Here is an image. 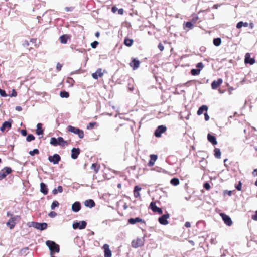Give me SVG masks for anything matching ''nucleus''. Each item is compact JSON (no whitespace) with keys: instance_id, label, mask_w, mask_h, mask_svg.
I'll return each mask as SVG.
<instances>
[{"instance_id":"nucleus-1","label":"nucleus","mask_w":257,"mask_h":257,"mask_svg":"<svg viewBox=\"0 0 257 257\" xmlns=\"http://www.w3.org/2000/svg\"><path fill=\"white\" fill-rule=\"evenodd\" d=\"M46 244L50 250V255H53L54 253L59 252V246L55 242L48 240L46 242Z\"/></svg>"},{"instance_id":"nucleus-2","label":"nucleus","mask_w":257,"mask_h":257,"mask_svg":"<svg viewBox=\"0 0 257 257\" xmlns=\"http://www.w3.org/2000/svg\"><path fill=\"white\" fill-rule=\"evenodd\" d=\"M68 131L73 133L75 134L78 135L79 137L81 139L84 137V132L82 130L79 129V128L74 127L71 125H69L67 127Z\"/></svg>"},{"instance_id":"nucleus-3","label":"nucleus","mask_w":257,"mask_h":257,"mask_svg":"<svg viewBox=\"0 0 257 257\" xmlns=\"http://www.w3.org/2000/svg\"><path fill=\"white\" fill-rule=\"evenodd\" d=\"M20 218V217L18 215L11 217L6 223V225L8 226L10 229H13L15 227L17 222L19 221Z\"/></svg>"},{"instance_id":"nucleus-4","label":"nucleus","mask_w":257,"mask_h":257,"mask_svg":"<svg viewBox=\"0 0 257 257\" xmlns=\"http://www.w3.org/2000/svg\"><path fill=\"white\" fill-rule=\"evenodd\" d=\"M87 223L85 221H82L80 222H76L73 224L72 227L73 229H83L86 226Z\"/></svg>"},{"instance_id":"nucleus-5","label":"nucleus","mask_w":257,"mask_h":257,"mask_svg":"<svg viewBox=\"0 0 257 257\" xmlns=\"http://www.w3.org/2000/svg\"><path fill=\"white\" fill-rule=\"evenodd\" d=\"M12 172V169L10 167H6L0 171V180L5 178L7 175Z\"/></svg>"},{"instance_id":"nucleus-6","label":"nucleus","mask_w":257,"mask_h":257,"mask_svg":"<svg viewBox=\"0 0 257 257\" xmlns=\"http://www.w3.org/2000/svg\"><path fill=\"white\" fill-rule=\"evenodd\" d=\"M61 160L60 156L57 154H55L53 156H50L48 157V160L53 163V164H57L59 163V161Z\"/></svg>"},{"instance_id":"nucleus-7","label":"nucleus","mask_w":257,"mask_h":257,"mask_svg":"<svg viewBox=\"0 0 257 257\" xmlns=\"http://www.w3.org/2000/svg\"><path fill=\"white\" fill-rule=\"evenodd\" d=\"M220 216H221L224 223L226 224L227 226H230L232 224V221L231 218L227 215L224 213H220Z\"/></svg>"},{"instance_id":"nucleus-8","label":"nucleus","mask_w":257,"mask_h":257,"mask_svg":"<svg viewBox=\"0 0 257 257\" xmlns=\"http://www.w3.org/2000/svg\"><path fill=\"white\" fill-rule=\"evenodd\" d=\"M166 131V127L164 125H160L156 130L155 132V135L156 137H160L161 136L162 133Z\"/></svg>"},{"instance_id":"nucleus-9","label":"nucleus","mask_w":257,"mask_h":257,"mask_svg":"<svg viewBox=\"0 0 257 257\" xmlns=\"http://www.w3.org/2000/svg\"><path fill=\"white\" fill-rule=\"evenodd\" d=\"M144 240L141 238H137L136 240H133L132 242V245L134 248H137L142 246L144 245Z\"/></svg>"},{"instance_id":"nucleus-10","label":"nucleus","mask_w":257,"mask_h":257,"mask_svg":"<svg viewBox=\"0 0 257 257\" xmlns=\"http://www.w3.org/2000/svg\"><path fill=\"white\" fill-rule=\"evenodd\" d=\"M169 216L170 215L168 213L163 215L162 216L159 218L158 220L159 223L162 225L168 224V221H167V219L169 218Z\"/></svg>"},{"instance_id":"nucleus-11","label":"nucleus","mask_w":257,"mask_h":257,"mask_svg":"<svg viewBox=\"0 0 257 257\" xmlns=\"http://www.w3.org/2000/svg\"><path fill=\"white\" fill-rule=\"evenodd\" d=\"M150 208L154 212H158L159 214H162L163 213L161 208L157 207L155 202H152L150 203Z\"/></svg>"},{"instance_id":"nucleus-12","label":"nucleus","mask_w":257,"mask_h":257,"mask_svg":"<svg viewBox=\"0 0 257 257\" xmlns=\"http://www.w3.org/2000/svg\"><path fill=\"white\" fill-rule=\"evenodd\" d=\"M80 153V151L79 148H73L71 150V158L73 159H77Z\"/></svg>"},{"instance_id":"nucleus-13","label":"nucleus","mask_w":257,"mask_h":257,"mask_svg":"<svg viewBox=\"0 0 257 257\" xmlns=\"http://www.w3.org/2000/svg\"><path fill=\"white\" fill-rule=\"evenodd\" d=\"M103 248L104 250V256L105 257H111L112 253L111 251L109 249V245L105 244Z\"/></svg>"},{"instance_id":"nucleus-14","label":"nucleus","mask_w":257,"mask_h":257,"mask_svg":"<svg viewBox=\"0 0 257 257\" xmlns=\"http://www.w3.org/2000/svg\"><path fill=\"white\" fill-rule=\"evenodd\" d=\"M12 126L11 122L10 121H5L0 128L2 132H4L6 130H8L11 128Z\"/></svg>"},{"instance_id":"nucleus-15","label":"nucleus","mask_w":257,"mask_h":257,"mask_svg":"<svg viewBox=\"0 0 257 257\" xmlns=\"http://www.w3.org/2000/svg\"><path fill=\"white\" fill-rule=\"evenodd\" d=\"M223 80L221 78H219L216 81H213L211 83V87L213 89H216L222 83Z\"/></svg>"},{"instance_id":"nucleus-16","label":"nucleus","mask_w":257,"mask_h":257,"mask_svg":"<svg viewBox=\"0 0 257 257\" xmlns=\"http://www.w3.org/2000/svg\"><path fill=\"white\" fill-rule=\"evenodd\" d=\"M128 222L131 224H134L137 222H142L143 223H145V221L139 217H136L135 218H130L128 220Z\"/></svg>"},{"instance_id":"nucleus-17","label":"nucleus","mask_w":257,"mask_h":257,"mask_svg":"<svg viewBox=\"0 0 257 257\" xmlns=\"http://www.w3.org/2000/svg\"><path fill=\"white\" fill-rule=\"evenodd\" d=\"M81 209V204L79 202H75L72 205V210L75 212H78Z\"/></svg>"},{"instance_id":"nucleus-18","label":"nucleus","mask_w":257,"mask_h":257,"mask_svg":"<svg viewBox=\"0 0 257 257\" xmlns=\"http://www.w3.org/2000/svg\"><path fill=\"white\" fill-rule=\"evenodd\" d=\"M103 75V73L102 72V69L99 68L97 71L92 74V77L94 79H97L99 77H102Z\"/></svg>"},{"instance_id":"nucleus-19","label":"nucleus","mask_w":257,"mask_h":257,"mask_svg":"<svg viewBox=\"0 0 257 257\" xmlns=\"http://www.w3.org/2000/svg\"><path fill=\"white\" fill-rule=\"evenodd\" d=\"M130 66L133 67L134 70L139 68L140 65V61L136 59H133L132 61L130 63Z\"/></svg>"},{"instance_id":"nucleus-20","label":"nucleus","mask_w":257,"mask_h":257,"mask_svg":"<svg viewBox=\"0 0 257 257\" xmlns=\"http://www.w3.org/2000/svg\"><path fill=\"white\" fill-rule=\"evenodd\" d=\"M245 63H249L251 65L255 63V60L253 58H250V54L246 53L245 56Z\"/></svg>"},{"instance_id":"nucleus-21","label":"nucleus","mask_w":257,"mask_h":257,"mask_svg":"<svg viewBox=\"0 0 257 257\" xmlns=\"http://www.w3.org/2000/svg\"><path fill=\"white\" fill-rule=\"evenodd\" d=\"M40 191L44 195H47L48 192V189L47 185L44 183L40 184Z\"/></svg>"},{"instance_id":"nucleus-22","label":"nucleus","mask_w":257,"mask_h":257,"mask_svg":"<svg viewBox=\"0 0 257 257\" xmlns=\"http://www.w3.org/2000/svg\"><path fill=\"white\" fill-rule=\"evenodd\" d=\"M207 139H208V141L210 143H211L213 145H216L217 144L216 139L214 136H213L210 134H208L207 135Z\"/></svg>"},{"instance_id":"nucleus-23","label":"nucleus","mask_w":257,"mask_h":257,"mask_svg":"<svg viewBox=\"0 0 257 257\" xmlns=\"http://www.w3.org/2000/svg\"><path fill=\"white\" fill-rule=\"evenodd\" d=\"M36 133L38 135H43L44 133V130L42 128V124L39 123L37 125V129Z\"/></svg>"},{"instance_id":"nucleus-24","label":"nucleus","mask_w":257,"mask_h":257,"mask_svg":"<svg viewBox=\"0 0 257 257\" xmlns=\"http://www.w3.org/2000/svg\"><path fill=\"white\" fill-rule=\"evenodd\" d=\"M84 205L86 207H88L89 208H92L95 206V202L92 199L87 200L84 202Z\"/></svg>"},{"instance_id":"nucleus-25","label":"nucleus","mask_w":257,"mask_h":257,"mask_svg":"<svg viewBox=\"0 0 257 257\" xmlns=\"http://www.w3.org/2000/svg\"><path fill=\"white\" fill-rule=\"evenodd\" d=\"M208 108L207 106L205 105H202L198 109L197 113L198 115H200L203 113L204 111L207 112L208 110Z\"/></svg>"},{"instance_id":"nucleus-26","label":"nucleus","mask_w":257,"mask_h":257,"mask_svg":"<svg viewBox=\"0 0 257 257\" xmlns=\"http://www.w3.org/2000/svg\"><path fill=\"white\" fill-rule=\"evenodd\" d=\"M157 159V156L156 155H151L150 160L148 163L149 166H152L154 165L155 161Z\"/></svg>"},{"instance_id":"nucleus-27","label":"nucleus","mask_w":257,"mask_h":257,"mask_svg":"<svg viewBox=\"0 0 257 257\" xmlns=\"http://www.w3.org/2000/svg\"><path fill=\"white\" fill-rule=\"evenodd\" d=\"M58 145L61 147H65V146L68 145V143L64 140V139L61 137H59L58 138Z\"/></svg>"},{"instance_id":"nucleus-28","label":"nucleus","mask_w":257,"mask_h":257,"mask_svg":"<svg viewBox=\"0 0 257 257\" xmlns=\"http://www.w3.org/2000/svg\"><path fill=\"white\" fill-rule=\"evenodd\" d=\"M63 187L61 186H59L57 188H54L52 191V193L54 195H56L58 193H62L63 192Z\"/></svg>"},{"instance_id":"nucleus-29","label":"nucleus","mask_w":257,"mask_h":257,"mask_svg":"<svg viewBox=\"0 0 257 257\" xmlns=\"http://www.w3.org/2000/svg\"><path fill=\"white\" fill-rule=\"evenodd\" d=\"M47 224L46 223H39L37 229L40 230H44L47 227Z\"/></svg>"},{"instance_id":"nucleus-30","label":"nucleus","mask_w":257,"mask_h":257,"mask_svg":"<svg viewBox=\"0 0 257 257\" xmlns=\"http://www.w3.org/2000/svg\"><path fill=\"white\" fill-rule=\"evenodd\" d=\"M68 39V36L67 35H63L60 36V41L62 44H66L67 42V40Z\"/></svg>"},{"instance_id":"nucleus-31","label":"nucleus","mask_w":257,"mask_h":257,"mask_svg":"<svg viewBox=\"0 0 257 257\" xmlns=\"http://www.w3.org/2000/svg\"><path fill=\"white\" fill-rule=\"evenodd\" d=\"M242 26L247 27L248 26V23L247 22H243L242 21H240L236 25V28L238 29L241 28Z\"/></svg>"},{"instance_id":"nucleus-32","label":"nucleus","mask_w":257,"mask_h":257,"mask_svg":"<svg viewBox=\"0 0 257 257\" xmlns=\"http://www.w3.org/2000/svg\"><path fill=\"white\" fill-rule=\"evenodd\" d=\"M221 151L219 148H215L214 156L216 158L220 159L221 158Z\"/></svg>"},{"instance_id":"nucleus-33","label":"nucleus","mask_w":257,"mask_h":257,"mask_svg":"<svg viewBox=\"0 0 257 257\" xmlns=\"http://www.w3.org/2000/svg\"><path fill=\"white\" fill-rule=\"evenodd\" d=\"M58 138L56 139L54 137H52L51 138L50 143V144L54 146H57L58 145Z\"/></svg>"},{"instance_id":"nucleus-34","label":"nucleus","mask_w":257,"mask_h":257,"mask_svg":"<svg viewBox=\"0 0 257 257\" xmlns=\"http://www.w3.org/2000/svg\"><path fill=\"white\" fill-rule=\"evenodd\" d=\"M133 39H130L128 38H125L124 39V43L127 46H128V47L131 46L133 44Z\"/></svg>"},{"instance_id":"nucleus-35","label":"nucleus","mask_w":257,"mask_h":257,"mask_svg":"<svg viewBox=\"0 0 257 257\" xmlns=\"http://www.w3.org/2000/svg\"><path fill=\"white\" fill-rule=\"evenodd\" d=\"M221 43V39L220 38H216L213 39V44L216 46H219Z\"/></svg>"},{"instance_id":"nucleus-36","label":"nucleus","mask_w":257,"mask_h":257,"mask_svg":"<svg viewBox=\"0 0 257 257\" xmlns=\"http://www.w3.org/2000/svg\"><path fill=\"white\" fill-rule=\"evenodd\" d=\"M170 183L174 186H177L179 184V180L177 178H173L171 180Z\"/></svg>"},{"instance_id":"nucleus-37","label":"nucleus","mask_w":257,"mask_h":257,"mask_svg":"<svg viewBox=\"0 0 257 257\" xmlns=\"http://www.w3.org/2000/svg\"><path fill=\"white\" fill-rule=\"evenodd\" d=\"M91 169H93L95 173H97L99 169H100V166L98 165L96 163H93L91 165Z\"/></svg>"},{"instance_id":"nucleus-38","label":"nucleus","mask_w":257,"mask_h":257,"mask_svg":"<svg viewBox=\"0 0 257 257\" xmlns=\"http://www.w3.org/2000/svg\"><path fill=\"white\" fill-rule=\"evenodd\" d=\"M200 69H193L191 70V73L192 75H197L200 74Z\"/></svg>"},{"instance_id":"nucleus-39","label":"nucleus","mask_w":257,"mask_h":257,"mask_svg":"<svg viewBox=\"0 0 257 257\" xmlns=\"http://www.w3.org/2000/svg\"><path fill=\"white\" fill-rule=\"evenodd\" d=\"M60 95L62 98H68L69 96V94L68 92L65 91H63L60 92Z\"/></svg>"},{"instance_id":"nucleus-40","label":"nucleus","mask_w":257,"mask_h":257,"mask_svg":"<svg viewBox=\"0 0 257 257\" xmlns=\"http://www.w3.org/2000/svg\"><path fill=\"white\" fill-rule=\"evenodd\" d=\"M59 202L57 201H54L51 205V209L54 210L55 207L59 206Z\"/></svg>"},{"instance_id":"nucleus-41","label":"nucleus","mask_w":257,"mask_h":257,"mask_svg":"<svg viewBox=\"0 0 257 257\" xmlns=\"http://www.w3.org/2000/svg\"><path fill=\"white\" fill-rule=\"evenodd\" d=\"M39 153V151L37 149H34L32 151H30L29 152V154L31 156H34L35 154H38Z\"/></svg>"},{"instance_id":"nucleus-42","label":"nucleus","mask_w":257,"mask_h":257,"mask_svg":"<svg viewBox=\"0 0 257 257\" xmlns=\"http://www.w3.org/2000/svg\"><path fill=\"white\" fill-rule=\"evenodd\" d=\"M35 137L32 134H29L28 136L26 138V141L28 142H30L31 141H33L35 139Z\"/></svg>"},{"instance_id":"nucleus-43","label":"nucleus","mask_w":257,"mask_h":257,"mask_svg":"<svg viewBox=\"0 0 257 257\" xmlns=\"http://www.w3.org/2000/svg\"><path fill=\"white\" fill-rule=\"evenodd\" d=\"M198 19V17L196 15H192V22L195 24Z\"/></svg>"},{"instance_id":"nucleus-44","label":"nucleus","mask_w":257,"mask_h":257,"mask_svg":"<svg viewBox=\"0 0 257 257\" xmlns=\"http://www.w3.org/2000/svg\"><path fill=\"white\" fill-rule=\"evenodd\" d=\"M98 42L95 41L91 44V46L92 48H95L98 45Z\"/></svg>"},{"instance_id":"nucleus-45","label":"nucleus","mask_w":257,"mask_h":257,"mask_svg":"<svg viewBox=\"0 0 257 257\" xmlns=\"http://www.w3.org/2000/svg\"><path fill=\"white\" fill-rule=\"evenodd\" d=\"M192 22H187L186 23V27L189 28V29H191L192 28V26H193V24H192Z\"/></svg>"},{"instance_id":"nucleus-46","label":"nucleus","mask_w":257,"mask_h":257,"mask_svg":"<svg viewBox=\"0 0 257 257\" xmlns=\"http://www.w3.org/2000/svg\"><path fill=\"white\" fill-rule=\"evenodd\" d=\"M196 67L201 70L204 67V65L202 62H199L197 64Z\"/></svg>"},{"instance_id":"nucleus-47","label":"nucleus","mask_w":257,"mask_h":257,"mask_svg":"<svg viewBox=\"0 0 257 257\" xmlns=\"http://www.w3.org/2000/svg\"><path fill=\"white\" fill-rule=\"evenodd\" d=\"M0 95L2 97H6L7 96L6 94L5 91L4 90L1 89L0 88Z\"/></svg>"},{"instance_id":"nucleus-48","label":"nucleus","mask_w":257,"mask_h":257,"mask_svg":"<svg viewBox=\"0 0 257 257\" xmlns=\"http://www.w3.org/2000/svg\"><path fill=\"white\" fill-rule=\"evenodd\" d=\"M96 124V122H90L89 123L88 125L87 126V129L92 128L94 125Z\"/></svg>"},{"instance_id":"nucleus-49","label":"nucleus","mask_w":257,"mask_h":257,"mask_svg":"<svg viewBox=\"0 0 257 257\" xmlns=\"http://www.w3.org/2000/svg\"><path fill=\"white\" fill-rule=\"evenodd\" d=\"M241 187H242V184L240 182H239L238 184H237L236 186H235V188L236 189L238 190V191H240L241 190Z\"/></svg>"},{"instance_id":"nucleus-50","label":"nucleus","mask_w":257,"mask_h":257,"mask_svg":"<svg viewBox=\"0 0 257 257\" xmlns=\"http://www.w3.org/2000/svg\"><path fill=\"white\" fill-rule=\"evenodd\" d=\"M57 215V213L54 211L50 212L49 213V216L51 217H55Z\"/></svg>"},{"instance_id":"nucleus-51","label":"nucleus","mask_w":257,"mask_h":257,"mask_svg":"<svg viewBox=\"0 0 257 257\" xmlns=\"http://www.w3.org/2000/svg\"><path fill=\"white\" fill-rule=\"evenodd\" d=\"M204 188L206 190H209L210 188V184L206 182L204 184Z\"/></svg>"},{"instance_id":"nucleus-52","label":"nucleus","mask_w":257,"mask_h":257,"mask_svg":"<svg viewBox=\"0 0 257 257\" xmlns=\"http://www.w3.org/2000/svg\"><path fill=\"white\" fill-rule=\"evenodd\" d=\"M158 47L161 51H162L164 50V47L162 43H160L158 44Z\"/></svg>"},{"instance_id":"nucleus-53","label":"nucleus","mask_w":257,"mask_h":257,"mask_svg":"<svg viewBox=\"0 0 257 257\" xmlns=\"http://www.w3.org/2000/svg\"><path fill=\"white\" fill-rule=\"evenodd\" d=\"M62 67V65L60 63H58L56 66V69L58 71L61 70V68Z\"/></svg>"},{"instance_id":"nucleus-54","label":"nucleus","mask_w":257,"mask_h":257,"mask_svg":"<svg viewBox=\"0 0 257 257\" xmlns=\"http://www.w3.org/2000/svg\"><path fill=\"white\" fill-rule=\"evenodd\" d=\"M134 195L135 198H138L140 196V193L139 191H137L134 190Z\"/></svg>"},{"instance_id":"nucleus-55","label":"nucleus","mask_w":257,"mask_h":257,"mask_svg":"<svg viewBox=\"0 0 257 257\" xmlns=\"http://www.w3.org/2000/svg\"><path fill=\"white\" fill-rule=\"evenodd\" d=\"M35 222H29L27 223V225L29 227H33V225H34Z\"/></svg>"},{"instance_id":"nucleus-56","label":"nucleus","mask_w":257,"mask_h":257,"mask_svg":"<svg viewBox=\"0 0 257 257\" xmlns=\"http://www.w3.org/2000/svg\"><path fill=\"white\" fill-rule=\"evenodd\" d=\"M17 96V92L13 89L12 94L10 95V97H15Z\"/></svg>"},{"instance_id":"nucleus-57","label":"nucleus","mask_w":257,"mask_h":257,"mask_svg":"<svg viewBox=\"0 0 257 257\" xmlns=\"http://www.w3.org/2000/svg\"><path fill=\"white\" fill-rule=\"evenodd\" d=\"M21 133L23 136H26L27 135V132L26 130H22L21 131Z\"/></svg>"},{"instance_id":"nucleus-58","label":"nucleus","mask_w":257,"mask_h":257,"mask_svg":"<svg viewBox=\"0 0 257 257\" xmlns=\"http://www.w3.org/2000/svg\"><path fill=\"white\" fill-rule=\"evenodd\" d=\"M251 218L253 220L257 221V211L255 212V214L252 216Z\"/></svg>"},{"instance_id":"nucleus-59","label":"nucleus","mask_w":257,"mask_h":257,"mask_svg":"<svg viewBox=\"0 0 257 257\" xmlns=\"http://www.w3.org/2000/svg\"><path fill=\"white\" fill-rule=\"evenodd\" d=\"M118 9L116 6H113L112 8L111 11L113 13H115L116 11H118Z\"/></svg>"},{"instance_id":"nucleus-60","label":"nucleus","mask_w":257,"mask_h":257,"mask_svg":"<svg viewBox=\"0 0 257 257\" xmlns=\"http://www.w3.org/2000/svg\"><path fill=\"white\" fill-rule=\"evenodd\" d=\"M209 118H210V117H209V115H208V114H207V113H205V114H204V118H205V120L206 121H208V120H209Z\"/></svg>"},{"instance_id":"nucleus-61","label":"nucleus","mask_w":257,"mask_h":257,"mask_svg":"<svg viewBox=\"0 0 257 257\" xmlns=\"http://www.w3.org/2000/svg\"><path fill=\"white\" fill-rule=\"evenodd\" d=\"M123 12L124 10L122 8L118 10V13L120 15H122L123 14Z\"/></svg>"},{"instance_id":"nucleus-62","label":"nucleus","mask_w":257,"mask_h":257,"mask_svg":"<svg viewBox=\"0 0 257 257\" xmlns=\"http://www.w3.org/2000/svg\"><path fill=\"white\" fill-rule=\"evenodd\" d=\"M142 189V188L138 186H136L134 188V190L139 191H140Z\"/></svg>"},{"instance_id":"nucleus-63","label":"nucleus","mask_w":257,"mask_h":257,"mask_svg":"<svg viewBox=\"0 0 257 257\" xmlns=\"http://www.w3.org/2000/svg\"><path fill=\"white\" fill-rule=\"evenodd\" d=\"M185 226L187 228H189L191 227L190 223L189 222H186L185 223Z\"/></svg>"},{"instance_id":"nucleus-64","label":"nucleus","mask_w":257,"mask_h":257,"mask_svg":"<svg viewBox=\"0 0 257 257\" xmlns=\"http://www.w3.org/2000/svg\"><path fill=\"white\" fill-rule=\"evenodd\" d=\"M23 45L24 47H27L29 45V42L28 41H25Z\"/></svg>"}]
</instances>
